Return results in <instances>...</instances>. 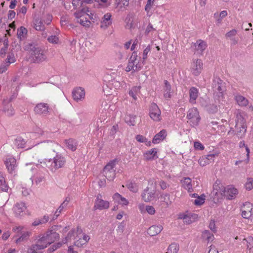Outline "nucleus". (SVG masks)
Here are the masks:
<instances>
[{"instance_id": "obj_1", "label": "nucleus", "mask_w": 253, "mask_h": 253, "mask_svg": "<svg viewBox=\"0 0 253 253\" xmlns=\"http://www.w3.org/2000/svg\"><path fill=\"white\" fill-rule=\"evenodd\" d=\"M24 49L30 55L31 61L34 63H41L45 61L47 56L45 50L36 43H29L24 46Z\"/></svg>"}, {"instance_id": "obj_2", "label": "nucleus", "mask_w": 253, "mask_h": 253, "mask_svg": "<svg viewBox=\"0 0 253 253\" xmlns=\"http://www.w3.org/2000/svg\"><path fill=\"white\" fill-rule=\"evenodd\" d=\"M214 98L220 100L223 98L224 92L226 90L225 83L219 78H215L211 84Z\"/></svg>"}, {"instance_id": "obj_3", "label": "nucleus", "mask_w": 253, "mask_h": 253, "mask_svg": "<svg viewBox=\"0 0 253 253\" xmlns=\"http://www.w3.org/2000/svg\"><path fill=\"white\" fill-rule=\"evenodd\" d=\"M66 160L64 157L56 155L53 160H46L43 165L52 172L55 171L58 169L63 167L65 164Z\"/></svg>"}, {"instance_id": "obj_4", "label": "nucleus", "mask_w": 253, "mask_h": 253, "mask_svg": "<svg viewBox=\"0 0 253 253\" xmlns=\"http://www.w3.org/2000/svg\"><path fill=\"white\" fill-rule=\"evenodd\" d=\"M156 192V182L154 179H150L148 181V186L144 189L142 197L145 202H150L154 198Z\"/></svg>"}, {"instance_id": "obj_5", "label": "nucleus", "mask_w": 253, "mask_h": 253, "mask_svg": "<svg viewBox=\"0 0 253 253\" xmlns=\"http://www.w3.org/2000/svg\"><path fill=\"white\" fill-rule=\"evenodd\" d=\"M236 131L235 134L239 138L243 137L247 131L246 120L241 114H238L236 120Z\"/></svg>"}, {"instance_id": "obj_6", "label": "nucleus", "mask_w": 253, "mask_h": 253, "mask_svg": "<svg viewBox=\"0 0 253 253\" xmlns=\"http://www.w3.org/2000/svg\"><path fill=\"white\" fill-rule=\"evenodd\" d=\"M59 239V234L53 229L48 230L42 237L39 238L42 244L45 245L46 248L47 245H50Z\"/></svg>"}, {"instance_id": "obj_7", "label": "nucleus", "mask_w": 253, "mask_h": 253, "mask_svg": "<svg viewBox=\"0 0 253 253\" xmlns=\"http://www.w3.org/2000/svg\"><path fill=\"white\" fill-rule=\"evenodd\" d=\"M116 165V160L110 161L104 168L103 174L109 181H112L116 176V170L114 169Z\"/></svg>"}, {"instance_id": "obj_8", "label": "nucleus", "mask_w": 253, "mask_h": 253, "mask_svg": "<svg viewBox=\"0 0 253 253\" xmlns=\"http://www.w3.org/2000/svg\"><path fill=\"white\" fill-rule=\"evenodd\" d=\"M137 58L138 56L137 53L136 52H132L129 59L127 66L126 69V72H129L131 70L134 72L141 69L143 64L140 63L139 61L136 62Z\"/></svg>"}, {"instance_id": "obj_9", "label": "nucleus", "mask_w": 253, "mask_h": 253, "mask_svg": "<svg viewBox=\"0 0 253 253\" xmlns=\"http://www.w3.org/2000/svg\"><path fill=\"white\" fill-rule=\"evenodd\" d=\"M203 69V63L201 59H193L191 64L192 74L197 76L200 74Z\"/></svg>"}, {"instance_id": "obj_10", "label": "nucleus", "mask_w": 253, "mask_h": 253, "mask_svg": "<svg viewBox=\"0 0 253 253\" xmlns=\"http://www.w3.org/2000/svg\"><path fill=\"white\" fill-rule=\"evenodd\" d=\"M39 148L42 149L43 151L50 152H55L58 144L51 140L42 142L37 145Z\"/></svg>"}, {"instance_id": "obj_11", "label": "nucleus", "mask_w": 253, "mask_h": 253, "mask_svg": "<svg viewBox=\"0 0 253 253\" xmlns=\"http://www.w3.org/2000/svg\"><path fill=\"white\" fill-rule=\"evenodd\" d=\"M101 195L98 194L95 201L93 210H103L107 209L109 207V202L107 201L103 200L101 199Z\"/></svg>"}, {"instance_id": "obj_12", "label": "nucleus", "mask_w": 253, "mask_h": 253, "mask_svg": "<svg viewBox=\"0 0 253 253\" xmlns=\"http://www.w3.org/2000/svg\"><path fill=\"white\" fill-rule=\"evenodd\" d=\"M242 216L244 218L253 217V205L250 202H246L241 209Z\"/></svg>"}, {"instance_id": "obj_13", "label": "nucleus", "mask_w": 253, "mask_h": 253, "mask_svg": "<svg viewBox=\"0 0 253 253\" xmlns=\"http://www.w3.org/2000/svg\"><path fill=\"white\" fill-rule=\"evenodd\" d=\"M149 111V116L153 120L157 122L160 121L161 112L156 104L152 103Z\"/></svg>"}, {"instance_id": "obj_14", "label": "nucleus", "mask_w": 253, "mask_h": 253, "mask_svg": "<svg viewBox=\"0 0 253 253\" xmlns=\"http://www.w3.org/2000/svg\"><path fill=\"white\" fill-rule=\"evenodd\" d=\"M50 108L46 103H40L37 104L34 108L35 112L44 116H47L49 113Z\"/></svg>"}, {"instance_id": "obj_15", "label": "nucleus", "mask_w": 253, "mask_h": 253, "mask_svg": "<svg viewBox=\"0 0 253 253\" xmlns=\"http://www.w3.org/2000/svg\"><path fill=\"white\" fill-rule=\"evenodd\" d=\"M187 118L189 120H193V125L197 126L200 120L199 112L196 108H193L189 110Z\"/></svg>"}, {"instance_id": "obj_16", "label": "nucleus", "mask_w": 253, "mask_h": 253, "mask_svg": "<svg viewBox=\"0 0 253 253\" xmlns=\"http://www.w3.org/2000/svg\"><path fill=\"white\" fill-rule=\"evenodd\" d=\"M45 245L39 239L36 244L32 245L27 251L28 253H42L41 251L45 248Z\"/></svg>"}, {"instance_id": "obj_17", "label": "nucleus", "mask_w": 253, "mask_h": 253, "mask_svg": "<svg viewBox=\"0 0 253 253\" xmlns=\"http://www.w3.org/2000/svg\"><path fill=\"white\" fill-rule=\"evenodd\" d=\"M72 96L73 99L76 101L82 100L84 98L85 91L82 87H77L73 90Z\"/></svg>"}, {"instance_id": "obj_18", "label": "nucleus", "mask_w": 253, "mask_h": 253, "mask_svg": "<svg viewBox=\"0 0 253 253\" xmlns=\"http://www.w3.org/2000/svg\"><path fill=\"white\" fill-rule=\"evenodd\" d=\"M238 194V190L234 187L224 188L222 196L227 198L228 199H232Z\"/></svg>"}, {"instance_id": "obj_19", "label": "nucleus", "mask_w": 253, "mask_h": 253, "mask_svg": "<svg viewBox=\"0 0 253 253\" xmlns=\"http://www.w3.org/2000/svg\"><path fill=\"white\" fill-rule=\"evenodd\" d=\"M220 100H217L215 98V103H209L206 106V109L210 113H215L217 112L218 108L219 107Z\"/></svg>"}, {"instance_id": "obj_20", "label": "nucleus", "mask_w": 253, "mask_h": 253, "mask_svg": "<svg viewBox=\"0 0 253 253\" xmlns=\"http://www.w3.org/2000/svg\"><path fill=\"white\" fill-rule=\"evenodd\" d=\"M164 86L163 87L164 97L166 99H170L171 97L172 91H171V85L169 83L167 80L164 81Z\"/></svg>"}, {"instance_id": "obj_21", "label": "nucleus", "mask_w": 253, "mask_h": 253, "mask_svg": "<svg viewBox=\"0 0 253 253\" xmlns=\"http://www.w3.org/2000/svg\"><path fill=\"white\" fill-rule=\"evenodd\" d=\"M4 164L9 172H12L16 167V160L13 157L6 158Z\"/></svg>"}, {"instance_id": "obj_22", "label": "nucleus", "mask_w": 253, "mask_h": 253, "mask_svg": "<svg viewBox=\"0 0 253 253\" xmlns=\"http://www.w3.org/2000/svg\"><path fill=\"white\" fill-rule=\"evenodd\" d=\"M111 15L109 13L105 14L101 21L100 27L103 29L107 28L112 23L111 20Z\"/></svg>"}, {"instance_id": "obj_23", "label": "nucleus", "mask_w": 253, "mask_h": 253, "mask_svg": "<svg viewBox=\"0 0 253 253\" xmlns=\"http://www.w3.org/2000/svg\"><path fill=\"white\" fill-rule=\"evenodd\" d=\"M15 213L17 216H20L23 214V212L26 209V207L24 203H17L13 208Z\"/></svg>"}, {"instance_id": "obj_24", "label": "nucleus", "mask_w": 253, "mask_h": 253, "mask_svg": "<svg viewBox=\"0 0 253 253\" xmlns=\"http://www.w3.org/2000/svg\"><path fill=\"white\" fill-rule=\"evenodd\" d=\"M163 228L162 225H153L148 228L147 233L151 236H154L159 234Z\"/></svg>"}, {"instance_id": "obj_25", "label": "nucleus", "mask_w": 253, "mask_h": 253, "mask_svg": "<svg viewBox=\"0 0 253 253\" xmlns=\"http://www.w3.org/2000/svg\"><path fill=\"white\" fill-rule=\"evenodd\" d=\"M3 110L6 115L9 116H12L14 114V112L11 104L7 100H4L3 102Z\"/></svg>"}, {"instance_id": "obj_26", "label": "nucleus", "mask_w": 253, "mask_h": 253, "mask_svg": "<svg viewBox=\"0 0 253 253\" xmlns=\"http://www.w3.org/2000/svg\"><path fill=\"white\" fill-rule=\"evenodd\" d=\"M166 136L167 131L165 129H163L154 136L152 142L154 144L158 143L160 141L163 140Z\"/></svg>"}, {"instance_id": "obj_27", "label": "nucleus", "mask_w": 253, "mask_h": 253, "mask_svg": "<svg viewBox=\"0 0 253 253\" xmlns=\"http://www.w3.org/2000/svg\"><path fill=\"white\" fill-rule=\"evenodd\" d=\"M34 28L37 31H43L45 30V26L43 24L42 20L37 17L33 20Z\"/></svg>"}, {"instance_id": "obj_28", "label": "nucleus", "mask_w": 253, "mask_h": 253, "mask_svg": "<svg viewBox=\"0 0 253 253\" xmlns=\"http://www.w3.org/2000/svg\"><path fill=\"white\" fill-rule=\"evenodd\" d=\"M235 99L238 104L241 107L247 106L249 102L246 97L240 94L235 95Z\"/></svg>"}, {"instance_id": "obj_29", "label": "nucleus", "mask_w": 253, "mask_h": 253, "mask_svg": "<svg viewBox=\"0 0 253 253\" xmlns=\"http://www.w3.org/2000/svg\"><path fill=\"white\" fill-rule=\"evenodd\" d=\"M198 96V89L194 87H192L189 89V101L190 103H194Z\"/></svg>"}, {"instance_id": "obj_30", "label": "nucleus", "mask_w": 253, "mask_h": 253, "mask_svg": "<svg viewBox=\"0 0 253 253\" xmlns=\"http://www.w3.org/2000/svg\"><path fill=\"white\" fill-rule=\"evenodd\" d=\"M198 215L195 213H189L184 215L182 217L184 222L186 224H190L194 222L195 219L197 218Z\"/></svg>"}, {"instance_id": "obj_31", "label": "nucleus", "mask_w": 253, "mask_h": 253, "mask_svg": "<svg viewBox=\"0 0 253 253\" xmlns=\"http://www.w3.org/2000/svg\"><path fill=\"white\" fill-rule=\"evenodd\" d=\"M195 47L196 50L201 53L206 48L207 44L204 41L200 40L195 43Z\"/></svg>"}, {"instance_id": "obj_32", "label": "nucleus", "mask_w": 253, "mask_h": 253, "mask_svg": "<svg viewBox=\"0 0 253 253\" xmlns=\"http://www.w3.org/2000/svg\"><path fill=\"white\" fill-rule=\"evenodd\" d=\"M183 186L189 193L193 191L192 188L191 180L189 177H185L182 180Z\"/></svg>"}, {"instance_id": "obj_33", "label": "nucleus", "mask_w": 253, "mask_h": 253, "mask_svg": "<svg viewBox=\"0 0 253 253\" xmlns=\"http://www.w3.org/2000/svg\"><path fill=\"white\" fill-rule=\"evenodd\" d=\"M213 192L215 191V194H217L218 193L222 195V193L223 192L224 187L220 183L218 180H216L213 185Z\"/></svg>"}, {"instance_id": "obj_34", "label": "nucleus", "mask_w": 253, "mask_h": 253, "mask_svg": "<svg viewBox=\"0 0 253 253\" xmlns=\"http://www.w3.org/2000/svg\"><path fill=\"white\" fill-rule=\"evenodd\" d=\"M8 188L9 187L6 183L3 174L0 172V190L3 192H7Z\"/></svg>"}, {"instance_id": "obj_35", "label": "nucleus", "mask_w": 253, "mask_h": 253, "mask_svg": "<svg viewBox=\"0 0 253 253\" xmlns=\"http://www.w3.org/2000/svg\"><path fill=\"white\" fill-rule=\"evenodd\" d=\"M113 199L123 205H127L128 204V201L118 193H116L114 195Z\"/></svg>"}, {"instance_id": "obj_36", "label": "nucleus", "mask_w": 253, "mask_h": 253, "mask_svg": "<svg viewBox=\"0 0 253 253\" xmlns=\"http://www.w3.org/2000/svg\"><path fill=\"white\" fill-rule=\"evenodd\" d=\"M20 233L21 234V236L19 238H18L15 241V243L17 244H18L22 242L27 241L30 237V235L31 234V232L29 231H26L23 233L21 232Z\"/></svg>"}, {"instance_id": "obj_37", "label": "nucleus", "mask_w": 253, "mask_h": 253, "mask_svg": "<svg viewBox=\"0 0 253 253\" xmlns=\"http://www.w3.org/2000/svg\"><path fill=\"white\" fill-rule=\"evenodd\" d=\"M203 239L205 240L208 243L212 242L214 239V236L212 233L209 230H205L202 235Z\"/></svg>"}, {"instance_id": "obj_38", "label": "nucleus", "mask_w": 253, "mask_h": 253, "mask_svg": "<svg viewBox=\"0 0 253 253\" xmlns=\"http://www.w3.org/2000/svg\"><path fill=\"white\" fill-rule=\"evenodd\" d=\"M65 143L67 147L71 150L72 151H75L77 148L76 142L73 139L70 138L65 140Z\"/></svg>"}, {"instance_id": "obj_39", "label": "nucleus", "mask_w": 253, "mask_h": 253, "mask_svg": "<svg viewBox=\"0 0 253 253\" xmlns=\"http://www.w3.org/2000/svg\"><path fill=\"white\" fill-rule=\"evenodd\" d=\"M27 34V30L24 27H21L17 30V35L18 38L20 40L24 38Z\"/></svg>"}, {"instance_id": "obj_40", "label": "nucleus", "mask_w": 253, "mask_h": 253, "mask_svg": "<svg viewBox=\"0 0 253 253\" xmlns=\"http://www.w3.org/2000/svg\"><path fill=\"white\" fill-rule=\"evenodd\" d=\"M89 10L88 7H83L81 10L76 11L74 14L76 18L79 19L85 14L88 15V14L87 13V12Z\"/></svg>"}, {"instance_id": "obj_41", "label": "nucleus", "mask_w": 253, "mask_h": 253, "mask_svg": "<svg viewBox=\"0 0 253 253\" xmlns=\"http://www.w3.org/2000/svg\"><path fill=\"white\" fill-rule=\"evenodd\" d=\"M157 153V151L155 148L152 149L151 150L148 151L144 154V157L147 160L152 159L154 158Z\"/></svg>"}, {"instance_id": "obj_42", "label": "nucleus", "mask_w": 253, "mask_h": 253, "mask_svg": "<svg viewBox=\"0 0 253 253\" xmlns=\"http://www.w3.org/2000/svg\"><path fill=\"white\" fill-rule=\"evenodd\" d=\"M178 250V245L176 243H172L169 246L166 253H177Z\"/></svg>"}, {"instance_id": "obj_43", "label": "nucleus", "mask_w": 253, "mask_h": 253, "mask_svg": "<svg viewBox=\"0 0 253 253\" xmlns=\"http://www.w3.org/2000/svg\"><path fill=\"white\" fill-rule=\"evenodd\" d=\"M160 199L161 202L166 204L167 206H168L171 203L169 194L166 193L161 195Z\"/></svg>"}, {"instance_id": "obj_44", "label": "nucleus", "mask_w": 253, "mask_h": 253, "mask_svg": "<svg viewBox=\"0 0 253 253\" xmlns=\"http://www.w3.org/2000/svg\"><path fill=\"white\" fill-rule=\"evenodd\" d=\"M15 144L18 148H24L26 141L21 137H18L15 140Z\"/></svg>"}, {"instance_id": "obj_45", "label": "nucleus", "mask_w": 253, "mask_h": 253, "mask_svg": "<svg viewBox=\"0 0 253 253\" xmlns=\"http://www.w3.org/2000/svg\"><path fill=\"white\" fill-rule=\"evenodd\" d=\"M243 243L247 244V248L251 250L253 248V238L252 237H249L247 239H244Z\"/></svg>"}, {"instance_id": "obj_46", "label": "nucleus", "mask_w": 253, "mask_h": 253, "mask_svg": "<svg viewBox=\"0 0 253 253\" xmlns=\"http://www.w3.org/2000/svg\"><path fill=\"white\" fill-rule=\"evenodd\" d=\"M140 89V86H134L129 91V95L135 100L137 99L136 93L139 91Z\"/></svg>"}, {"instance_id": "obj_47", "label": "nucleus", "mask_w": 253, "mask_h": 253, "mask_svg": "<svg viewBox=\"0 0 253 253\" xmlns=\"http://www.w3.org/2000/svg\"><path fill=\"white\" fill-rule=\"evenodd\" d=\"M205 196L204 194L201 195L200 196H198L197 199L194 201V204L197 206H201L205 202Z\"/></svg>"}, {"instance_id": "obj_48", "label": "nucleus", "mask_w": 253, "mask_h": 253, "mask_svg": "<svg viewBox=\"0 0 253 253\" xmlns=\"http://www.w3.org/2000/svg\"><path fill=\"white\" fill-rule=\"evenodd\" d=\"M135 139L137 141H138L139 142H141V143L147 142L148 144H146V145H147L148 146L151 145V142L148 141V139L146 137L143 136V135H139V134L137 135L135 137Z\"/></svg>"}, {"instance_id": "obj_49", "label": "nucleus", "mask_w": 253, "mask_h": 253, "mask_svg": "<svg viewBox=\"0 0 253 253\" xmlns=\"http://www.w3.org/2000/svg\"><path fill=\"white\" fill-rule=\"evenodd\" d=\"M16 59L14 54L13 53H9L5 59V62L4 63H8L9 66L10 64L14 63Z\"/></svg>"}, {"instance_id": "obj_50", "label": "nucleus", "mask_w": 253, "mask_h": 253, "mask_svg": "<svg viewBox=\"0 0 253 253\" xmlns=\"http://www.w3.org/2000/svg\"><path fill=\"white\" fill-rule=\"evenodd\" d=\"M126 186L128 189L130 190V191H132L133 192H136L138 191V188L137 184L133 182H129L127 184H126Z\"/></svg>"}, {"instance_id": "obj_51", "label": "nucleus", "mask_w": 253, "mask_h": 253, "mask_svg": "<svg viewBox=\"0 0 253 253\" xmlns=\"http://www.w3.org/2000/svg\"><path fill=\"white\" fill-rule=\"evenodd\" d=\"M62 244H63L60 242H58L57 243L53 244L50 248H49L48 249L47 251L49 253H52L54 251H55V250H56L57 249L60 248L62 246Z\"/></svg>"}, {"instance_id": "obj_52", "label": "nucleus", "mask_w": 253, "mask_h": 253, "mask_svg": "<svg viewBox=\"0 0 253 253\" xmlns=\"http://www.w3.org/2000/svg\"><path fill=\"white\" fill-rule=\"evenodd\" d=\"M151 50V47L150 45H148L147 47L144 50L142 56V64H145L146 59L147 58V54Z\"/></svg>"}, {"instance_id": "obj_53", "label": "nucleus", "mask_w": 253, "mask_h": 253, "mask_svg": "<svg viewBox=\"0 0 253 253\" xmlns=\"http://www.w3.org/2000/svg\"><path fill=\"white\" fill-rule=\"evenodd\" d=\"M75 230H72L67 234V236L62 241V244H65L69 240H70L72 236H74Z\"/></svg>"}, {"instance_id": "obj_54", "label": "nucleus", "mask_w": 253, "mask_h": 253, "mask_svg": "<svg viewBox=\"0 0 253 253\" xmlns=\"http://www.w3.org/2000/svg\"><path fill=\"white\" fill-rule=\"evenodd\" d=\"M135 118L136 116H129L128 118H126V122L130 126H134L135 124Z\"/></svg>"}, {"instance_id": "obj_55", "label": "nucleus", "mask_w": 253, "mask_h": 253, "mask_svg": "<svg viewBox=\"0 0 253 253\" xmlns=\"http://www.w3.org/2000/svg\"><path fill=\"white\" fill-rule=\"evenodd\" d=\"M253 178L250 177L248 179V181L245 184V187L247 190H251L253 188Z\"/></svg>"}, {"instance_id": "obj_56", "label": "nucleus", "mask_w": 253, "mask_h": 253, "mask_svg": "<svg viewBox=\"0 0 253 253\" xmlns=\"http://www.w3.org/2000/svg\"><path fill=\"white\" fill-rule=\"evenodd\" d=\"M69 202V200H68L67 198H66V199L64 200V201L59 207V208L58 209V212H59V213H61V212L63 210V209L67 206Z\"/></svg>"}, {"instance_id": "obj_57", "label": "nucleus", "mask_w": 253, "mask_h": 253, "mask_svg": "<svg viewBox=\"0 0 253 253\" xmlns=\"http://www.w3.org/2000/svg\"><path fill=\"white\" fill-rule=\"evenodd\" d=\"M78 22L84 26H88L90 24V21L87 20L86 18L85 20L79 18L78 19Z\"/></svg>"}, {"instance_id": "obj_58", "label": "nucleus", "mask_w": 253, "mask_h": 253, "mask_svg": "<svg viewBox=\"0 0 253 253\" xmlns=\"http://www.w3.org/2000/svg\"><path fill=\"white\" fill-rule=\"evenodd\" d=\"M72 4L76 9H77L78 6H83V3L82 2V0H73Z\"/></svg>"}, {"instance_id": "obj_59", "label": "nucleus", "mask_w": 253, "mask_h": 253, "mask_svg": "<svg viewBox=\"0 0 253 253\" xmlns=\"http://www.w3.org/2000/svg\"><path fill=\"white\" fill-rule=\"evenodd\" d=\"M48 41L52 43H57L58 42V38L56 36H51L48 38Z\"/></svg>"}, {"instance_id": "obj_60", "label": "nucleus", "mask_w": 253, "mask_h": 253, "mask_svg": "<svg viewBox=\"0 0 253 253\" xmlns=\"http://www.w3.org/2000/svg\"><path fill=\"white\" fill-rule=\"evenodd\" d=\"M154 0H148L147 3L146 5H145V10L147 12H149V11L151 9V7L154 3Z\"/></svg>"}, {"instance_id": "obj_61", "label": "nucleus", "mask_w": 253, "mask_h": 253, "mask_svg": "<svg viewBox=\"0 0 253 253\" xmlns=\"http://www.w3.org/2000/svg\"><path fill=\"white\" fill-rule=\"evenodd\" d=\"M52 15L49 14H47L45 15V19L43 20V21L45 24H46L47 25H49L50 24L51 22L52 21Z\"/></svg>"}, {"instance_id": "obj_62", "label": "nucleus", "mask_w": 253, "mask_h": 253, "mask_svg": "<svg viewBox=\"0 0 253 253\" xmlns=\"http://www.w3.org/2000/svg\"><path fill=\"white\" fill-rule=\"evenodd\" d=\"M146 211L150 214L153 215L155 213V210L153 206H147L146 207Z\"/></svg>"}, {"instance_id": "obj_63", "label": "nucleus", "mask_w": 253, "mask_h": 253, "mask_svg": "<svg viewBox=\"0 0 253 253\" xmlns=\"http://www.w3.org/2000/svg\"><path fill=\"white\" fill-rule=\"evenodd\" d=\"M82 237V236H81ZM83 242V240L81 237H80L79 239L77 240L75 243L74 245L78 247H81L83 245L85 244V243H84Z\"/></svg>"}, {"instance_id": "obj_64", "label": "nucleus", "mask_w": 253, "mask_h": 253, "mask_svg": "<svg viewBox=\"0 0 253 253\" xmlns=\"http://www.w3.org/2000/svg\"><path fill=\"white\" fill-rule=\"evenodd\" d=\"M237 34V31L236 30H232L226 34L227 38H232Z\"/></svg>"}]
</instances>
